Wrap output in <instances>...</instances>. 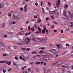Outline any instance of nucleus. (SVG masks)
<instances>
[{
  "instance_id": "27",
  "label": "nucleus",
  "mask_w": 73,
  "mask_h": 73,
  "mask_svg": "<svg viewBox=\"0 0 73 73\" xmlns=\"http://www.w3.org/2000/svg\"><path fill=\"white\" fill-rule=\"evenodd\" d=\"M11 63H12V62L11 61H10L8 63V65H11Z\"/></svg>"
},
{
  "instance_id": "31",
  "label": "nucleus",
  "mask_w": 73,
  "mask_h": 73,
  "mask_svg": "<svg viewBox=\"0 0 73 73\" xmlns=\"http://www.w3.org/2000/svg\"><path fill=\"white\" fill-rule=\"evenodd\" d=\"M53 12H54V13H56V12H57V10L55 9Z\"/></svg>"
},
{
  "instance_id": "11",
  "label": "nucleus",
  "mask_w": 73,
  "mask_h": 73,
  "mask_svg": "<svg viewBox=\"0 0 73 73\" xmlns=\"http://www.w3.org/2000/svg\"><path fill=\"white\" fill-rule=\"evenodd\" d=\"M49 60V58H48L46 57L44 58V60H45V61H48Z\"/></svg>"
},
{
  "instance_id": "26",
  "label": "nucleus",
  "mask_w": 73,
  "mask_h": 73,
  "mask_svg": "<svg viewBox=\"0 0 73 73\" xmlns=\"http://www.w3.org/2000/svg\"><path fill=\"white\" fill-rule=\"evenodd\" d=\"M34 28H35L36 29H37V26H36V25H34Z\"/></svg>"
},
{
  "instance_id": "41",
  "label": "nucleus",
  "mask_w": 73,
  "mask_h": 73,
  "mask_svg": "<svg viewBox=\"0 0 73 73\" xmlns=\"http://www.w3.org/2000/svg\"><path fill=\"white\" fill-rule=\"evenodd\" d=\"M54 23L55 24H56V25H58V23L57 22H55V21H54Z\"/></svg>"
},
{
  "instance_id": "14",
  "label": "nucleus",
  "mask_w": 73,
  "mask_h": 73,
  "mask_svg": "<svg viewBox=\"0 0 73 73\" xmlns=\"http://www.w3.org/2000/svg\"><path fill=\"white\" fill-rule=\"evenodd\" d=\"M50 13L49 14L50 15H53V14H54V12H53V11H50Z\"/></svg>"
},
{
  "instance_id": "12",
  "label": "nucleus",
  "mask_w": 73,
  "mask_h": 73,
  "mask_svg": "<svg viewBox=\"0 0 73 73\" xmlns=\"http://www.w3.org/2000/svg\"><path fill=\"white\" fill-rule=\"evenodd\" d=\"M0 6V9L1 8H2L3 7H4V4H1Z\"/></svg>"
},
{
  "instance_id": "24",
  "label": "nucleus",
  "mask_w": 73,
  "mask_h": 73,
  "mask_svg": "<svg viewBox=\"0 0 73 73\" xmlns=\"http://www.w3.org/2000/svg\"><path fill=\"white\" fill-rule=\"evenodd\" d=\"M4 67H1V70H4Z\"/></svg>"
},
{
  "instance_id": "20",
  "label": "nucleus",
  "mask_w": 73,
  "mask_h": 73,
  "mask_svg": "<svg viewBox=\"0 0 73 73\" xmlns=\"http://www.w3.org/2000/svg\"><path fill=\"white\" fill-rule=\"evenodd\" d=\"M20 59L22 60H25V58H23V57H22V56H20Z\"/></svg>"
},
{
  "instance_id": "33",
  "label": "nucleus",
  "mask_w": 73,
  "mask_h": 73,
  "mask_svg": "<svg viewBox=\"0 0 73 73\" xmlns=\"http://www.w3.org/2000/svg\"><path fill=\"white\" fill-rule=\"evenodd\" d=\"M3 56H8V54H3Z\"/></svg>"
},
{
  "instance_id": "37",
  "label": "nucleus",
  "mask_w": 73,
  "mask_h": 73,
  "mask_svg": "<svg viewBox=\"0 0 73 73\" xmlns=\"http://www.w3.org/2000/svg\"><path fill=\"white\" fill-rule=\"evenodd\" d=\"M40 63L41 64V65H43V64H44L45 63V62H41Z\"/></svg>"
},
{
  "instance_id": "19",
  "label": "nucleus",
  "mask_w": 73,
  "mask_h": 73,
  "mask_svg": "<svg viewBox=\"0 0 73 73\" xmlns=\"http://www.w3.org/2000/svg\"><path fill=\"white\" fill-rule=\"evenodd\" d=\"M37 53V52L36 51H34L32 52V54H36Z\"/></svg>"
},
{
  "instance_id": "6",
  "label": "nucleus",
  "mask_w": 73,
  "mask_h": 73,
  "mask_svg": "<svg viewBox=\"0 0 73 73\" xmlns=\"http://www.w3.org/2000/svg\"><path fill=\"white\" fill-rule=\"evenodd\" d=\"M27 5H26L24 7V9L25 12H27Z\"/></svg>"
},
{
  "instance_id": "42",
  "label": "nucleus",
  "mask_w": 73,
  "mask_h": 73,
  "mask_svg": "<svg viewBox=\"0 0 73 73\" xmlns=\"http://www.w3.org/2000/svg\"><path fill=\"white\" fill-rule=\"evenodd\" d=\"M45 31H44V30H43L42 31V32L43 34H44V33H45Z\"/></svg>"
},
{
  "instance_id": "39",
  "label": "nucleus",
  "mask_w": 73,
  "mask_h": 73,
  "mask_svg": "<svg viewBox=\"0 0 73 73\" xmlns=\"http://www.w3.org/2000/svg\"><path fill=\"white\" fill-rule=\"evenodd\" d=\"M14 48L15 49H17V46H14Z\"/></svg>"
},
{
  "instance_id": "25",
  "label": "nucleus",
  "mask_w": 73,
  "mask_h": 73,
  "mask_svg": "<svg viewBox=\"0 0 73 73\" xmlns=\"http://www.w3.org/2000/svg\"><path fill=\"white\" fill-rule=\"evenodd\" d=\"M40 60H41V61H44V58H40Z\"/></svg>"
},
{
  "instance_id": "18",
  "label": "nucleus",
  "mask_w": 73,
  "mask_h": 73,
  "mask_svg": "<svg viewBox=\"0 0 73 73\" xmlns=\"http://www.w3.org/2000/svg\"><path fill=\"white\" fill-rule=\"evenodd\" d=\"M4 61L5 62L4 63H5L6 64H8V62H9V61L5 60H4Z\"/></svg>"
},
{
  "instance_id": "44",
  "label": "nucleus",
  "mask_w": 73,
  "mask_h": 73,
  "mask_svg": "<svg viewBox=\"0 0 73 73\" xmlns=\"http://www.w3.org/2000/svg\"><path fill=\"white\" fill-rule=\"evenodd\" d=\"M12 17L13 19H15V18H16V17H15V16L14 15V16H13Z\"/></svg>"
},
{
  "instance_id": "59",
  "label": "nucleus",
  "mask_w": 73,
  "mask_h": 73,
  "mask_svg": "<svg viewBox=\"0 0 73 73\" xmlns=\"http://www.w3.org/2000/svg\"><path fill=\"white\" fill-rule=\"evenodd\" d=\"M31 68H29L28 69V71H31Z\"/></svg>"
},
{
  "instance_id": "51",
  "label": "nucleus",
  "mask_w": 73,
  "mask_h": 73,
  "mask_svg": "<svg viewBox=\"0 0 73 73\" xmlns=\"http://www.w3.org/2000/svg\"><path fill=\"white\" fill-rule=\"evenodd\" d=\"M70 17H71V18H72V17H73V15H72L71 14L70 15Z\"/></svg>"
},
{
  "instance_id": "36",
  "label": "nucleus",
  "mask_w": 73,
  "mask_h": 73,
  "mask_svg": "<svg viewBox=\"0 0 73 73\" xmlns=\"http://www.w3.org/2000/svg\"><path fill=\"white\" fill-rule=\"evenodd\" d=\"M64 7H65V8H68V5H65Z\"/></svg>"
},
{
  "instance_id": "57",
  "label": "nucleus",
  "mask_w": 73,
  "mask_h": 73,
  "mask_svg": "<svg viewBox=\"0 0 73 73\" xmlns=\"http://www.w3.org/2000/svg\"><path fill=\"white\" fill-rule=\"evenodd\" d=\"M70 45H69V44H66V46H69Z\"/></svg>"
},
{
  "instance_id": "2",
  "label": "nucleus",
  "mask_w": 73,
  "mask_h": 73,
  "mask_svg": "<svg viewBox=\"0 0 73 73\" xmlns=\"http://www.w3.org/2000/svg\"><path fill=\"white\" fill-rule=\"evenodd\" d=\"M0 46H3V48L1 47V49H2V50H5V46H4V44L3 43H1L0 44Z\"/></svg>"
},
{
  "instance_id": "3",
  "label": "nucleus",
  "mask_w": 73,
  "mask_h": 73,
  "mask_svg": "<svg viewBox=\"0 0 73 73\" xmlns=\"http://www.w3.org/2000/svg\"><path fill=\"white\" fill-rule=\"evenodd\" d=\"M49 51H50V52H52V53H56V50L53 49H50Z\"/></svg>"
},
{
  "instance_id": "40",
  "label": "nucleus",
  "mask_w": 73,
  "mask_h": 73,
  "mask_svg": "<svg viewBox=\"0 0 73 73\" xmlns=\"http://www.w3.org/2000/svg\"><path fill=\"white\" fill-rule=\"evenodd\" d=\"M38 31H41V28H40L39 27H38Z\"/></svg>"
},
{
  "instance_id": "50",
  "label": "nucleus",
  "mask_w": 73,
  "mask_h": 73,
  "mask_svg": "<svg viewBox=\"0 0 73 73\" xmlns=\"http://www.w3.org/2000/svg\"><path fill=\"white\" fill-rule=\"evenodd\" d=\"M49 57H53V56H52V54H50L49 55Z\"/></svg>"
},
{
  "instance_id": "34",
  "label": "nucleus",
  "mask_w": 73,
  "mask_h": 73,
  "mask_svg": "<svg viewBox=\"0 0 73 73\" xmlns=\"http://www.w3.org/2000/svg\"><path fill=\"white\" fill-rule=\"evenodd\" d=\"M22 72L23 73H28L27 71H23Z\"/></svg>"
},
{
  "instance_id": "16",
  "label": "nucleus",
  "mask_w": 73,
  "mask_h": 73,
  "mask_svg": "<svg viewBox=\"0 0 73 73\" xmlns=\"http://www.w3.org/2000/svg\"><path fill=\"white\" fill-rule=\"evenodd\" d=\"M36 34H38V33H41V31H36Z\"/></svg>"
},
{
  "instance_id": "23",
  "label": "nucleus",
  "mask_w": 73,
  "mask_h": 73,
  "mask_svg": "<svg viewBox=\"0 0 73 73\" xmlns=\"http://www.w3.org/2000/svg\"><path fill=\"white\" fill-rule=\"evenodd\" d=\"M63 15L64 16L66 15V11H64L63 12Z\"/></svg>"
},
{
  "instance_id": "56",
  "label": "nucleus",
  "mask_w": 73,
  "mask_h": 73,
  "mask_svg": "<svg viewBox=\"0 0 73 73\" xmlns=\"http://www.w3.org/2000/svg\"><path fill=\"white\" fill-rule=\"evenodd\" d=\"M51 18H52V19L53 20H54V17H53V16H51Z\"/></svg>"
},
{
  "instance_id": "10",
  "label": "nucleus",
  "mask_w": 73,
  "mask_h": 73,
  "mask_svg": "<svg viewBox=\"0 0 73 73\" xmlns=\"http://www.w3.org/2000/svg\"><path fill=\"white\" fill-rule=\"evenodd\" d=\"M21 49L22 50H24V51H25L26 50V48H23L22 47H21Z\"/></svg>"
},
{
  "instance_id": "61",
  "label": "nucleus",
  "mask_w": 73,
  "mask_h": 73,
  "mask_svg": "<svg viewBox=\"0 0 73 73\" xmlns=\"http://www.w3.org/2000/svg\"><path fill=\"white\" fill-rule=\"evenodd\" d=\"M7 70L8 72H10V71H11V68H10L8 69Z\"/></svg>"
},
{
  "instance_id": "28",
  "label": "nucleus",
  "mask_w": 73,
  "mask_h": 73,
  "mask_svg": "<svg viewBox=\"0 0 73 73\" xmlns=\"http://www.w3.org/2000/svg\"><path fill=\"white\" fill-rule=\"evenodd\" d=\"M31 31L32 32H34L35 29H34V28L33 27L31 29Z\"/></svg>"
},
{
  "instance_id": "29",
  "label": "nucleus",
  "mask_w": 73,
  "mask_h": 73,
  "mask_svg": "<svg viewBox=\"0 0 73 73\" xmlns=\"http://www.w3.org/2000/svg\"><path fill=\"white\" fill-rule=\"evenodd\" d=\"M26 50V51H29V50H30V48H27Z\"/></svg>"
},
{
  "instance_id": "13",
  "label": "nucleus",
  "mask_w": 73,
  "mask_h": 73,
  "mask_svg": "<svg viewBox=\"0 0 73 73\" xmlns=\"http://www.w3.org/2000/svg\"><path fill=\"white\" fill-rule=\"evenodd\" d=\"M37 39H38V41H40V42H41L42 39L38 38Z\"/></svg>"
},
{
  "instance_id": "7",
  "label": "nucleus",
  "mask_w": 73,
  "mask_h": 73,
  "mask_svg": "<svg viewBox=\"0 0 73 73\" xmlns=\"http://www.w3.org/2000/svg\"><path fill=\"white\" fill-rule=\"evenodd\" d=\"M24 33H25V32H24V31H21L19 33V34L20 35H24Z\"/></svg>"
},
{
  "instance_id": "38",
  "label": "nucleus",
  "mask_w": 73,
  "mask_h": 73,
  "mask_svg": "<svg viewBox=\"0 0 73 73\" xmlns=\"http://www.w3.org/2000/svg\"><path fill=\"white\" fill-rule=\"evenodd\" d=\"M15 59L16 60H18V57H17V56H15Z\"/></svg>"
},
{
  "instance_id": "15",
  "label": "nucleus",
  "mask_w": 73,
  "mask_h": 73,
  "mask_svg": "<svg viewBox=\"0 0 73 73\" xmlns=\"http://www.w3.org/2000/svg\"><path fill=\"white\" fill-rule=\"evenodd\" d=\"M46 42V40H45V39H42V42Z\"/></svg>"
},
{
  "instance_id": "60",
  "label": "nucleus",
  "mask_w": 73,
  "mask_h": 73,
  "mask_svg": "<svg viewBox=\"0 0 73 73\" xmlns=\"http://www.w3.org/2000/svg\"><path fill=\"white\" fill-rule=\"evenodd\" d=\"M36 56H33V58H36Z\"/></svg>"
},
{
  "instance_id": "45",
  "label": "nucleus",
  "mask_w": 73,
  "mask_h": 73,
  "mask_svg": "<svg viewBox=\"0 0 73 73\" xmlns=\"http://www.w3.org/2000/svg\"><path fill=\"white\" fill-rule=\"evenodd\" d=\"M44 49L45 48L44 47L40 48H39V49Z\"/></svg>"
},
{
  "instance_id": "55",
  "label": "nucleus",
  "mask_w": 73,
  "mask_h": 73,
  "mask_svg": "<svg viewBox=\"0 0 73 73\" xmlns=\"http://www.w3.org/2000/svg\"><path fill=\"white\" fill-rule=\"evenodd\" d=\"M28 29H29V30H31V27H30V26H29L28 28Z\"/></svg>"
},
{
  "instance_id": "4",
  "label": "nucleus",
  "mask_w": 73,
  "mask_h": 73,
  "mask_svg": "<svg viewBox=\"0 0 73 73\" xmlns=\"http://www.w3.org/2000/svg\"><path fill=\"white\" fill-rule=\"evenodd\" d=\"M46 54H47V53H46V52H43L42 53L41 56L42 57H45L46 56Z\"/></svg>"
},
{
  "instance_id": "63",
  "label": "nucleus",
  "mask_w": 73,
  "mask_h": 73,
  "mask_svg": "<svg viewBox=\"0 0 73 73\" xmlns=\"http://www.w3.org/2000/svg\"><path fill=\"white\" fill-rule=\"evenodd\" d=\"M66 31H69V29H66Z\"/></svg>"
},
{
  "instance_id": "43",
  "label": "nucleus",
  "mask_w": 73,
  "mask_h": 73,
  "mask_svg": "<svg viewBox=\"0 0 73 73\" xmlns=\"http://www.w3.org/2000/svg\"><path fill=\"white\" fill-rule=\"evenodd\" d=\"M22 43H23V44H25V40L24 41H22Z\"/></svg>"
},
{
  "instance_id": "1",
  "label": "nucleus",
  "mask_w": 73,
  "mask_h": 73,
  "mask_svg": "<svg viewBox=\"0 0 73 73\" xmlns=\"http://www.w3.org/2000/svg\"><path fill=\"white\" fill-rule=\"evenodd\" d=\"M60 4V0H58L57 2L56 3V6L57 8H59L60 6L59 5Z\"/></svg>"
},
{
  "instance_id": "48",
  "label": "nucleus",
  "mask_w": 73,
  "mask_h": 73,
  "mask_svg": "<svg viewBox=\"0 0 73 73\" xmlns=\"http://www.w3.org/2000/svg\"><path fill=\"white\" fill-rule=\"evenodd\" d=\"M56 17H58L59 16V14L57 13L56 14Z\"/></svg>"
},
{
  "instance_id": "9",
  "label": "nucleus",
  "mask_w": 73,
  "mask_h": 73,
  "mask_svg": "<svg viewBox=\"0 0 73 73\" xmlns=\"http://www.w3.org/2000/svg\"><path fill=\"white\" fill-rule=\"evenodd\" d=\"M57 64L58 65H61V61H58L57 62Z\"/></svg>"
},
{
  "instance_id": "32",
  "label": "nucleus",
  "mask_w": 73,
  "mask_h": 73,
  "mask_svg": "<svg viewBox=\"0 0 73 73\" xmlns=\"http://www.w3.org/2000/svg\"><path fill=\"white\" fill-rule=\"evenodd\" d=\"M5 62H4V61H0V63H1V64H3V63H4Z\"/></svg>"
},
{
  "instance_id": "46",
  "label": "nucleus",
  "mask_w": 73,
  "mask_h": 73,
  "mask_svg": "<svg viewBox=\"0 0 73 73\" xmlns=\"http://www.w3.org/2000/svg\"><path fill=\"white\" fill-rule=\"evenodd\" d=\"M16 44H19V45H22L19 42L16 43Z\"/></svg>"
},
{
  "instance_id": "47",
  "label": "nucleus",
  "mask_w": 73,
  "mask_h": 73,
  "mask_svg": "<svg viewBox=\"0 0 73 73\" xmlns=\"http://www.w3.org/2000/svg\"><path fill=\"white\" fill-rule=\"evenodd\" d=\"M59 47H60V48H62V45L60 44V45L59 46Z\"/></svg>"
},
{
  "instance_id": "54",
  "label": "nucleus",
  "mask_w": 73,
  "mask_h": 73,
  "mask_svg": "<svg viewBox=\"0 0 73 73\" xmlns=\"http://www.w3.org/2000/svg\"><path fill=\"white\" fill-rule=\"evenodd\" d=\"M20 10L21 11H22L23 10V8L22 7L20 9Z\"/></svg>"
},
{
  "instance_id": "53",
  "label": "nucleus",
  "mask_w": 73,
  "mask_h": 73,
  "mask_svg": "<svg viewBox=\"0 0 73 73\" xmlns=\"http://www.w3.org/2000/svg\"><path fill=\"white\" fill-rule=\"evenodd\" d=\"M48 5L50 6L51 5V4H50V3L49 2H48Z\"/></svg>"
},
{
  "instance_id": "21",
  "label": "nucleus",
  "mask_w": 73,
  "mask_h": 73,
  "mask_svg": "<svg viewBox=\"0 0 73 73\" xmlns=\"http://www.w3.org/2000/svg\"><path fill=\"white\" fill-rule=\"evenodd\" d=\"M41 22V20H38L37 22H36L37 23H40Z\"/></svg>"
},
{
  "instance_id": "52",
  "label": "nucleus",
  "mask_w": 73,
  "mask_h": 73,
  "mask_svg": "<svg viewBox=\"0 0 73 73\" xmlns=\"http://www.w3.org/2000/svg\"><path fill=\"white\" fill-rule=\"evenodd\" d=\"M43 3V2L42 1H41V5H40L41 6H42V3Z\"/></svg>"
},
{
  "instance_id": "30",
  "label": "nucleus",
  "mask_w": 73,
  "mask_h": 73,
  "mask_svg": "<svg viewBox=\"0 0 73 73\" xmlns=\"http://www.w3.org/2000/svg\"><path fill=\"white\" fill-rule=\"evenodd\" d=\"M40 64V62H38L36 63V65H38V64Z\"/></svg>"
},
{
  "instance_id": "35",
  "label": "nucleus",
  "mask_w": 73,
  "mask_h": 73,
  "mask_svg": "<svg viewBox=\"0 0 73 73\" xmlns=\"http://www.w3.org/2000/svg\"><path fill=\"white\" fill-rule=\"evenodd\" d=\"M7 36H8V35H4L3 37H7Z\"/></svg>"
},
{
  "instance_id": "62",
  "label": "nucleus",
  "mask_w": 73,
  "mask_h": 73,
  "mask_svg": "<svg viewBox=\"0 0 73 73\" xmlns=\"http://www.w3.org/2000/svg\"><path fill=\"white\" fill-rule=\"evenodd\" d=\"M12 23L13 24H16V23L15 22V21H13V22Z\"/></svg>"
},
{
  "instance_id": "5",
  "label": "nucleus",
  "mask_w": 73,
  "mask_h": 73,
  "mask_svg": "<svg viewBox=\"0 0 73 73\" xmlns=\"http://www.w3.org/2000/svg\"><path fill=\"white\" fill-rule=\"evenodd\" d=\"M30 38L32 40H33V41H35L36 40V39L35 38V37L33 35H32L31 36Z\"/></svg>"
},
{
  "instance_id": "49",
  "label": "nucleus",
  "mask_w": 73,
  "mask_h": 73,
  "mask_svg": "<svg viewBox=\"0 0 73 73\" xmlns=\"http://www.w3.org/2000/svg\"><path fill=\"white\" fill-rule=\"evenodd\" d=\"M64 66L65 68H66L68 66V65L67 64H65Z\"/></svg>"
},
{
  "instance_id": "8",
  "label": "nucleus",
  "mask_w": 73,
  "mask_h": 73,
  "mask_svg": "<svg viewBox=\"0 0 73 73\" xmlns=\"http://www.w3.org/2000/svg\"><path fill=\"white\" fill-rule=\"evenodd\" d=\"M5 23H3L2 24V27L3 28H5Z\"/></svg>"
},
{
  "instance_id": "22",
  "label": "nucleus",
  "mask_w": 73,
  "mask_h": 73,
  "mask_svg": "<svg viewBox=\"0 0 73 73\" xmlns=\"http://www.w3.org/2000/svg\"><path fill=\"white\" fill-rule=\"evenodd\" d=\"M31 34V33L30 32H29V33H26V34H25V35L26 36H28V35H30Z\"/></svg>"
},
{
  "instance_id": "17",
  "label": "nucleus",
  "mask_w": 73,
  "mask_h": 73,
  "mask_svg": "<svg viewBox=\"0 0 73 73\" xmlns=\"http://www.w3.org/2000/svg\"><path fill=\"white\" fill-rule=\"evenodd\" d=\"M30 42H29L28 41H25V44H29Z\"/></svg>"
},
{
  "instance_id": "58",
  "label": "nucleus",
  "mask_w": 73,
  "mask_h": 73,
  "mask_svg": "<svg viewBox=\"0 0 73 73\" xmlns=\"http://www.w3.org/2000/svg\"><path fill=\"white\" fill-rule=\"evenodd\" d=\"M36 70L37 72H38V71H39V69L38 68H36Z\"/></svg>"
},
{
  "instance_id": "64",
  "label": "nucleus",
  "mask_w": 73,
  "mask_h": 73,
  "mask_svg": "<svg viewBox=\"0 0 73 73\" xmlns=\"http://www.w3.org/2000/svg\"><path fill=\"white\" fill-rule=\"evenodd\" d=\"M46 20L47 21H48V20H49V18H48V17H47L46 18Z\"/></svg>"
}]
</instances>
